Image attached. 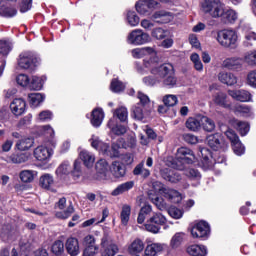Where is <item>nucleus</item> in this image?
Returning <instances> with one entry per match:
<instances>
[{"label": "nucleus", "instance_id": "1", "mask_svg": "<svg viewBox=\"0 0 256 256\" xmlns=\"http://www.w3.org/2000/svg\"><path fill=\"white\" fill-rule=\"evenodd\" d=\"M151 74L157 75L159 77L160 83L163 81V85L169 89H173V87L177 85L175 70L171 64H162L157 68H152Z\"/></svg>", "mask_w": 256, "mask_h": 256}, {"label": "nucleus", "instance_id": "2", "mask_svg": "<svg viewBox=\"0 0 256 256\" xmlns=\"http://www.w3.org/2000/svg\"><path fill=\"white\" fill-rule=\"evenodd\" d=\"M195 161V153L187 147L178 148L176 158L173 160V168L177 171H183L185 165H191Z\"/></svg>", "mask_w": 256, "mask_h": 256}, {"label": "nucleus", "instance_id": "3", "mask_svg": "<svg viewBox=\"0 0 256 256\" xmlns=\"http://www.w3.org/2000/svg\"><path fill=\"white\" fill-rule=\"evenodd\" d=\"M224 4L221 0H203L201 9L205 15H209L212 19H219L223 11Z\"/></svg>", "mask_w": 256, "mask_h": 256}, {"label": "nucleus", "instance_id": "4", "mask_svg": "<svg viewBox=\"0 0 256 256\" xmlns=\"http://www.w3.org/2000/svg\"><path fill=\"white\" fill-rule=\"evenodd\" d=\"M237 32L235 30H222L217 33V41L222 47L235 49L237 47Z\"/></svg>", "mask_w": 256, "mask_h": 256}, {"label": "nucleus", "instance_id": "5", "mask_svg": "<svg viewBox=\"0 0 256 256\" xmlns=\"http://www.w3.org/2000/svg\"><path fill=\"white\" fill-rule=\"evenodd\" d=\"M17 63L20 69L32 72L37 68V56L31 51H24L20 53Z\"/></svg>", "mask_w": 256, "mask_h": 256}, {"label": "nucleus", "instance_id": "6", "mask_svg": "<svg viewBox=\"0 0 256 256\" xmlns=\"http://www.w3.org/2000/svg\"><path fill=\"white\" fill-rule=\"evenodd\" d=\"M100 247L102 256H115L119 253V246L107 232H104L101 238Z\"/></svg>", "mask_w": 256, "mask_h": 256}, {"label": "nucleus", "instance_id": "7", "mask_svg": "<svg viewBox=\"0 0 256 256\" xmlns=\"http://www.w3.org/2000/svg\"><path fill=\"white\" fill-rule=\"evenodd\" d=\"M53 149H55V142L49 141L45 145L36 147L33 155L37 161H49V158L53 157Z\"/></svg>", "mask_w": 256, "mask_h": 256}, {"label": "nucleus", "instance_id": "8", "mask_svg": "<svg viewBox=\"0 0 256 256\" xmlns=\"http://www.w3.org/2000/svg\"><path fill=\"white\" fill-rule=\"evenodd\" d=\"M55 209L60 210L55 214L57 219H69V217L75 213L73 202H69V205L67 206V198L65 197L60 198L58 202L55 203Z\"/></svg>", "mask_w": 256, "mask_h": 256}, {"label": "nucleus", "instance_id": "9", "mask_svg": "<svg viewBox=\"0 0 256 256\" xmlns=\"http://www.w3.org/2000/svg\"><path fill=\"white\" fill-rule=\"evenodd\" d=\"M167 223V218L163 216L161 213H154L152 217H150L145 224L146 231H149L150 233H159L161 231V226L165 225Z\"/></svg>", "mask_w": 256, "mask_h": 256}, {"label": "nucleus", "instance_id": "10", "mask_svg": "<svg viewBox=\"0 0 256 256\" xmlns=\"http://www.w3.org/2000/svg\"><path fill=\"white\" fill-rule=\"evenodd\" d=\"M137 98L139 99L140 104L132 107L133 117L134 119H137V121H143V119H145V111L143 110V107L149 105V96L145 95L143 92H138Z\"/></svg>", "mask_w": 256, "mask_h": 256}, {"label": "nucleus", "instance_id": "11", "mask_svg": "<svg viewBox=\"0 0 256 256\" xmlns=\"http://www.w3.org/2000/svg\"><path fill=\"white\" fill-rule=\"evenodd\" d=\"M96 174L94 175V179L96 181H109L111 179V175L109 174V162L105 159H100L96 162Z\"/></svg>", "mask_w": 256, "mask_h": 256}, {"label": "nucleus", "instance_id": "12", "mask_svg": "<svg viewBox=\"0 0 256 256\" xmlns=\"http://www.w3.org/2000/svg\"><path fill=\"white\" fill-rule=\"evenodd\" d=\"M150 41L151 37L149 34L142 30H134L128 35V43L131 45H145V43H149Z\"/></svg>", "mask_w": 256, "mask_h": 256}, {"label": "nucleus", "instance_id": "13", "mask_svg": "<svg viewBox=\"0 0 256 256\" xmlns=\"http://www.w3.org/2000/svg\"><path fill=\"white\" fill-rule=\"evenodd\" d=\"M157 1L155 0H139L135 4V8L139 15H151L153 9H157Z\"/></svg>", "mask_w": 256, "mask_h": 256}, {"label": "nucleus", "instance_id": "14", "mask_svg": "<svg viewBox=\"0 0 256 256\" xmlns=\"http://www.w3.org/2000/svg\"><path fill=\"white\" fill-rule=\"evenodd\" d=\"M210 231L209 224L205 221H200L192 228L191 235L196 239H205V237L209 236Z\"/></svg>", "mask_w": 256, "mask_h": 256}, {"label": "nucleus", "instance_id": "15", "mask_svg": "<svg viewBox=\"0 0 256 256\" xmlns=\"http://www.w3.org/2000/svg\"><path fill=\"white\" fill-rule=\"evenodd\" d=\"M65 249L70 256H77L81 253V246L79 245V239L75 237H69L65 242Z\"/></svg>", "mask_w": 256, "mask_h": 256}, {"label": "nucleus", "instance_id": "16", "mask_svg": "<svg viewBox=\"0 0 256 256\" xmlns=\"http://www.w3.org/2000/svg\"><path fill=\"white\" fill-rule=\"evenodd\" d=\"M228 95L241 103H249L253 101L251 93L247 90H229Z\"/></svg>", "mask_w": 256, "mask_h": 256}, {"label": "nucleus", "instance_id": "17", "mask_svg": "<svg viewBox=\"0 0 256 256\" xmlns=\"http://www.w3.org/2000/svg\"><path fill=\"white\" fill-rule=\"evenodd\" d=\"M110 173L115 177V179H121L127 174V168L125 164L121 161H114L110 166Z\"/></svg>", "mask_w": 256, "mask_h": 256}, {"label": "nucleus", "instance_id": "18", "mask_svg": "<svg viewBox=\"0 0 256 256\" xmlns=\"http://www.w3.org/2000/svg\"><path fill=\"white\" fill-rule=\"evenodd\" d=\"M222 67L229 69V71H239L243 67V59L239 57L226 58L222 63Z\"/></svg>", "mask_w": 256, "mask_h": 256}, {"label": "nucleus", "instance_id": "19", "mask_svg": "<svg viewBox=\"0 0 256 256\" xmlns=\"http://www.w3.org/2000/svg\"><path fill=\"white\" fill-rule=\"evenodd\" d=\"M161 177L165 179V181H169V183H179L181 181V173L177 170H171L169 168H164L160 171Z\"/></svg>", "mask_w": 256, "mask_h": 256}, {"label": "nucleus", "instance_id": "20", "mask_svg": "<svg viewBox=\"0 0 256 256\" xmlns=\"http://www.w3.org/2000/svg\"><path fill=\"white\" fill-rule=\"evenodd\" d=\"M219 19H221L222 23L225 24L235 23V21L238 19V15L235 10L225 8V6H223Z\"/></svg>", "mask_w": 256, "mask_h": 256}, {"label": "nucleus", "instance_id": "21", "mask_svg": "<svg viewBox=\"0 0 256 256\" xmlns=\"http://www.w3.org/2000/svg\"><path fill=\"white\" fill-rule=\"evenodd\" d=\"M26 107L27 103L22 98H16L10 104V109L12 113L16 116L23 115V113H25Z\"/></svg>", "mask_w": 256, "mask_h": 256}, {"label": "nucleus", "instance_id": "22", "mask_svg": "<svg viewBox=\"0 0 256 256\" xmlns=\"http://www.w3.org/2000/svg\"><path fill=\"white\" fill-rule=\"evenodd\" d=\"M107 127L110 128V131L111 133H113V135L121 136L127 133V127H125L124 125L118 124L115 118H111L108 121Z\"/></svg>", "mask_w": 256, "mask_h": 256}, {"label": "nucleus", "instance_id": "23", "mask_svg": "<svg viewBox=\"0 0 256 256\" xmlns=\"http://www.w3.org/2000/svg\"><path fill=\"white\" fill-rule=\"evenodd\" d=\"M29 161V153L26 152H15L8 157V163H13L14 165H21L22 163H27Z\"/></svg>", "mask_w": 256, "mask_h": 256}, {"label": "nucleus", "instance_id": "24", "mask_svg": "<svg viewBox=\"0 0 256 256\" xmlns=\"http://www.w3.org/2000/svg\"><path fill=\"white\" fill-rule=\"evenodd\" d=\"M146 55H157V52L153 47H142L132 50V57H134V59H143Z\"/></svg>", "mask_w": 256, "mask_h": 256}, {"label": "nucleus", "instance_id": "25", "mask_svg": "<svg viewBox=\"0 0 256 256\" xmlns=\"http://www.w3.org/2000/svg\"><path fill=\"white\" fill-rule=\"evenodd\" d=\"M202 159L200 162V167H202V169H204V171H207V169H212L213 167V162H211V160H209V157H212L211 155V151H209V149L207 148H202L200 150Z\"/></svg>", "mask_w": 256, "mask_h": 256}, {"label": "nucleus", "instance_id": "26", "mask_svg": "<svg viewBox=\"0 0 256 256\" xmlns=\"http://www.w3.org/2000/svg\"><path fill=\"white\" fill-rule=\"evenodd\" d=\"M135 187V182L128 181L118 185L112 192V197H119V195H123V193H127L131 191V189Z\"/></svg>", "mask_w": 256, "mask_h": 256}, {"label": "nucleus", "instance_id": "27", "mask_svg": "<svg viewBox=\"0 0 256 256\" xmlns=\"http://www.w3.org/2000/svg\"><path fill=\"white\" fill-rule=\"evenodd\" d=\"M33 145H35V139L31 137H24L16 142L15 148L18 151H29Z\"/></svg>", "mask_w": 256, "mask_h": 256}, {"label": "nucleus", "instance_id": "28", "mask_svg": "<svg viewBox=\"0 0 256 256\" xmlns=\"http://www.w3.org/2000/svg\"><path fill=\"white\" fill-rule=\"evenodd\" d=\"M159 66L153 62V60H144L143 65L136 63V70L139 75H147V73H151L152 69H155Z\"/></svg>", "mask_w": 256, "mask_h": 256}, {"label": "nucleus", "instance_id": "29", "mask_svg": "<svg viewBox=\"0 0 256 256\" xmlns=\"http://www.w3.org/2000/svg\"><path fill=\"white\" fill-rule=\"evenodd\" d=\"M218 79L220 83H223L224 85H236L237 83V76H234L231 72H220L218 74Z\"/></svg>", "mask_w": 256, "mask_h": 256}, {"label": "nucleus", "instance_id": "30", "mask_svg": "<svg viewBox=\"0 0 256 256\" xmlns=\"http://www.w3.org/2000/svg\"><path fill=\"white\" fill-rule=\"evenodd\" d=\"M90 143L93 149H96V151H100V153H104V151L109 149V144L101 141V139L97 135L91 136Z\"/></svg>", "mask_w": 256, "mask_h": 256}, {"label": "nucleus", "instance_id": "31", "mask_svg": "<svg viewBox=\"0 0 256 256\" xmlns=\"http://www.w3.org/2000/svg\"><path fill=\"white\" fill-rule=\"evenodd\" d=\"M207 144L213 149L214 151H217L221 148V141H223V138H221V134L216 133L209 135L206 138Z\"/></svg>", "mask_w": 256, "mask_h": 256}, {"label": "nucleus", "instance_id": "32", "mask_svg": "<svg viewBox=\"0 0 256 256\" xmlns=\"http://www.w3.org/2000/svg\"><path fill=\"white\" fill-rule=\"evenodd\" d=\"M103 119H105V113L103 112V109L96 108L92 111L91 123L93 127H101V123H103Z\"/></svg>", "mask_w": 256, "mask_h": 256}, {"label": "nucleus", "instance_id": "33", "mask_svg": "<svg viewBox=\"0 0 256 256\" xmlns=\"http://www.w3.org/2000/svg\"><path fill=\"white\" fill-rule=\"evenodd\" d=\"M164 197L171 201V203H181L183 197L179 191L174 189H165L164 190Z\"/></svg>", "mask_w": 256, "mask_h": 256}, {"label": "nucleus", "instance_id": "34", "mask_svg": "<svg viewBox=\"0 0 256 256\" xmlns=\"http://www.w3.org/2000/svg\"><path fill=\"white\" fill-rule=\"evenodd\" d=\"M45 77L39 76H32L31 80L29 81L28 87L33 91H41L43 89V84L45 83Z\"/></svg>", "mask_w": 256, "mask_h": 256}, {"label": "nucleus", "instance_id": "35", "mask_svg": "<svg viewBox=\"0 0 256 256\" xmlns=\"http://www.w3.org/2000/svg\"><path fill=\"white\" fill-rule=\"evenodd\" d=\"M40 187L47 189L48 191L55 185V179L51 174H43L39 179Z\"/></svg>", "mask_w": 256, "mask_h": 256}, {"label": "nucleus", "instance_id": "36", "mask_svg": "<svg viewBox=\"0 0 256 256\" xmlns=\"http://www.w3.org/2000/svg\"><path fill=\"white\" fill-rule=\"evenodd\" d=\"M188 255L205 256L207 255V247L202 245H191L187 248Z\"/></svg>", "mask_w": 256, "mask_h": 256}, {"label": "nucleus", "instance_id": "37", "mask_svg": "<svg viewBox=\"0 0 256 256\" xmlns=\"http://www.w3.org/2000/svg\"><path fill=\"white\" fill-rule=\"evenodd\" d=\"M185 125L188 131L197 132L201 129V118L189 117Z\"/></svg>", "mask_w": 256, "mask_h": 256}, {"label": "nucleus", "instance_id": "38", "mask_svg": "<svg viewBox=\"0 0 256 256\" xmlns=\"http://www.w3.org/2000/svg\"><path fill=\"white\" fill-rule=\"evenodd\" d=\"M233 110L234 113H239L243 117H253V109L245 104H237Z\"/></svg>", "mask_w": 256, "mask_h": 256}, {"label": "nucleus", "instance_id": "39", "mask_svg": "<svg viewBox=\"0 0 256 256\" xmlns=\"http://www.w3.org/2000/svg\"><path fill=\"white\" fill-rule=\"evenodd\" d=\"M115 117L119 119L121 123H127V119H129V111H127V108L124 106H121L114 110L112 119H115Z\"/></svg>", "mask_w": 256, "mask_h": 256}, {"label": "nucleus", "instance_id": "40", "mask_svg": "<svg viewBox=\"0 0 256 256\" xmlns=\"http://www.w3.org/2000/svg\"><path fill=\"white\" fill-rule=\"evenodd\" d=\"M256 41V33L255 31L248 29L244 31V41L243 45L244 47H253L255 45Z\"/></svg>", "mask_w": 256, "mask_h": 256}, {"label": "nucleus", "instance_id": "41", "mask_svg": "<svg viewBox=\"0 0 256 256\" xmlns=\"http://www.w3.org/2000/svg\"><path fill=\"white\" fill-rule=\"evenodd\" d=\"M80 159L83 161L85 167H93V163H95V155L87 150H83L80 152Z\"/></svg>", "mask_w": 256, "mask_h": 256}, {"label": "nucleus", "instance_id": "42", "mask_svg": "<svg viewBox=\"0 0 256 256\" xmlns=\"http://www.w3.org/2000/svg\"><path fill=\"white\" fill-rule=\"evenodd\" d=\"M213 102L215 103V105H218L219 107H229V104L227 103V94L225 92H218L214 94Z\"/></svg>", "mask_w": 256, "mask_h": 256}, {"label": "nucleus", "instance_id": "43", "mask_svg": "<svg viewBox=\"0 0 256 256\" xmlns=\"http://www.w3.org/2000/svg\"><path fill=\"white\" fill-rule=\"evenodd\" d=\"M28 99L31 107H39L45 101V96L41 93H31L28 95Z\"/></svg>", "mask_w": 256, "mask_h": 256}, {"label": "nucleus", "instance_id": "44", "mask_svg": "<svg viewBox=\"0 0 256 256\" xmlns=\"http://www.w3.org/2000/svg\"><path fill=\"white\" fill-rule=\"evenodd\" d=\"M163 251V245L159 243H153L146 247L144 256H154L157 253H161Z\"/></svg>", "mask_w": 256, "mask_h": 256}, {"label": "nucleus", "instance_id": "45", "mask_svg": "<svg viewBox=\"0 0 256 256\" xmlns=\"http://www.w3.org/2000/svg\"><path fill=\"white\" fill-rule=\"evenodd\" d=\"M201 127H203L204 131L211 133V131H215V121L207 116L200 117Z\"/></svg>", "mask_w": 256, "mask_h": 256}, {"label": "nucleus", "instance_id": "46", "mask_svg": "<svg viewBox=\"0 0 256 256\" xmlns=\"http://www.w3.org/2000/svg\"><path fill=\"white\" fill-rule=\"evenodd\" d=\"M145 249V244L141 241V239L134 240L128 248L129 253L131 255H135L136 253H141Z\"/></svg>", "mask_w": 256, "mask_h": 256}, {"label": "nucleus", "instance_id": "47", "mask_svg": "<svg viewBox=\"0 0 256 256\" xmlns=\"http://www.w3.org/2000/svg\"><path fill=\"white\" fill-rule=\"evenodd\" d=\"M184 237L185 233L183 232L175 233L170 240V247H172V249H178V247H181Z\"/></svg>", "mask_w": 256, "mask_h": 256}, {"label": "nucleus", "instance_id": "48", "mask_svg": "<svg viewBox=\"0 0 256 256\" xmlns=\"http://www.w3.org/2000/svg\"><path fill=\"white\" fill-rule=\"evenodd\" d=\"M0 15L2 17H15L17 15V9L13 6L2 4L0 5Z\"/></svg>", "mask_w": 256, "mask_h": 256}, {"label": "nucleus", "instance_id": "49", "mask_svg": "<svg viewBox=\"0 0 256 256\" xmlns=\"http://www.w3.org/2000/svg\"><path fill=\"white\" fill-rule=\"evenodd\" d=\"M133 175H141L144 179H147L149 175H151V171L149 169L145 168V164L143 162L136 165V167L133 170Z\"/></svg>", "mask_w": 256, "mask_h": 256}, {"label": "nucleus", "instance_id": "50", "mask_svg": "<svg viewBox=\"0 0 256 256\" xmlns=\"http://www.w3.org/2000/svg\"><path fill=\"white\" fill-rule=\"evenodd\" d=\"M155 23H169V13L165 11H157L152 15Z\"/></svg>", "mask_w": 256, "mask_h": 256}, {"label": "nucleus", "instance_id": "51", "mask_svg": "<svg viewBox=\"0 0 256 256\" xmlns=\"http://www.w3.org/2000/svg\"><path fill=\"white\" fill-rule=\"evenodd\" d=\"M51 251L56 256H61L65 253V244L61 240H56L52 246Z\"/></svg>", "mask_w": 256, "mask_h": 256}, {"label": "nucleus", "instance_id": "52", "mask_svg": "<svg viewBox=\"0 0 256 256\" xmlns=\"http://www.w3.org/2000/svg\"><path fill=\"white\" fill-rule=\"evenodd\" d=\"M151 211H153V208L149 204L145 205L140 209L138 219H137L140 225L145 223V219H147V215H149Z\"/></svg>", "mask_w": 256, "mask_h": 256}, {"label": "nucleus", "instance_id": "53", "mask_svg": "<svg viewBox=\"0 0 256 256\" xmlns=\"http://www.w3.org/2000/svg\"><path fill=\"white\" fill-rule=\"evenodd\" d=\"M69 173H71V164H69V162H63L56 169V175L60 177V179L63 178V175H69Z\"/></svg>", "mask_w": 256, "mask_h": 256}, {"label": "nucleus", "instance_id": "54", "mask_svg": "<svg viewBox=\"0 0 256 256\" xmlns=\"http://www.w3.org/2000/svg\"><path fill=\"white\" fill-rule=\"evenodd\" d=\"M19 177L23 183H31L35 179V171L23 170L20 172Z\"/></svg>", "mask_w": 256, "mask_h": 256}, {"label": "nucleus", "instance_id": "55", "mask_svg": "<svg viewBox=\"0 0 256 256\" xmlns=\"http://www.w3.org/2000/svg\"><path fill=\"white\" fill-rule=\"evenodd\" d=\"M131 217V206L129 205H124L122 207V211L120 214V219L122 225H127L129 223V218Z\"/></svg>", "mask_w": 256, "mask_h": 256}, {"label": "nucleus", "instance_id": "56", "mask_svg": "<svg viewBox=\"0 0 256 256\" xmlns=\"http://www.w3.org/2000/svg\"><path fill=\"white\" fill-rule=\"evenodd\" d=\"M163 103L166 107H175L179 103V99L176 95L167 94L163 97Z\"/></svg>", "mask_w": 256, "mask_h": 256}, {"label": "nucleus", "instance_id": "57", "mask_svg": "<svg viewBox=\"0 0 256 256\" xmlns=\"http://www.w3.org/2000/svg\"><path fill=\"white\" fill-rule=\"evenodd\" d=\"M103 155H107V157L111 158L119 157V145L113 143L111 148L108 146V148L104 150Z\"/></svg>", "mask_w": 256, "mask_h": 256}, {"label": "nucleus", "instance_id": "58", "mask_svg": "<svg viewBox=\"0 0 256 256\" xmlns=\"http://www.w3.org/2000/svg\"><path fill=\"white\" fill-rule=\"evenodd\" d=\"M110 89L113 93H121L122 91H125V85L123 82L115 78L111 81Z\"/></svg>", "mask_w": 256, "mask_h": 256}, {"label": "nucleus", "instance_id": "59", "mask_svg": "<svg viewBox=\"0 0 256 256\" xmlns=\"http://www.w3.org/2000/svg\"><path fill=\"white\" fill-rule=\"evenodd\" d=\"M142 81L144 85H147V87H154V85L161 83L158 75L146 76L142 79Z\"/></svg>", "mask_w": 256, "mask_h": 256}, {"label": "nucleus", "instance_id": "60", "mask_svg": "<svg viewBox=\"0 0 256 256\" xmlns=\"http://www.w3.org/2000/svg\"><path fill=\"white\" fill-rule=\"evenodd\" d=\"M190 60L192 61L196 71H203V62H201V57H199V54H191Z\"/></svg>", "mask_w": 256, "mask_h": 256}, {"label": "nucleus", "instance_id": "61", "mask_svg": "<svg viewBox=\"0 0 256 256\" xmlns=\"http://www.w3.org/2000/svg\"><path fill=\"white\" fill-rule=\"evenodd\" d=\"M185 174L192 181H197V185L199 184V180L201 179V173H199V170L189 168L188 170H186Z\"/></svg>", "mask_w": 256, "mask_h": 256}, {"label": "nucleus", "instance_id": "62", "mask_svg": "<svg viewBox=\"0 0 256 256\" xmlns=\"http://www.w3.org/2000/svg\"><path fill=\"white\" fill-rule=\"evenodd\" d=\"M151 35L154 39L161 40V39H165V37L169 35V32H167V30L163 28H155L152 30Z\"/></svg>", "mask_w": 256, "mask_h": 256}, {"label": "nucleus", "instance_id": "63", "mask_svg": "<svg viewBox=\"0 0 256 256\" xmlns=\"http://www.w3.org/2000/svg\"><path fill=\"white\" fill-rule=\"evenodd\" d=\"M127 21L129 25H131L132 27H137V24L139 23L140 19L137 13H135V11H128Z\"/></svg>", "mask_w": 256, "mask_h": 256}, {"label": "nucleus", "instance_id": "64", "mask_svg": "<svg viewBox=\"0 0 256 256\" xmlns=\"http://www.w3.org/2000/svg\"><path fill=\"white\" fill-rule=\"evenodd\" d=\"M246 83L249 87L256 89V69L248 73Z\"/></svg>", "mask_w": 256, "mask_h": 256}]
</instances>
